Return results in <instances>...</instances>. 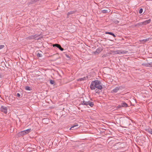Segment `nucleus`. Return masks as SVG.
<instances>
[{"label":"nucleus","instance_id":"25","mask_svg":"<svg viewBox=\"0 0 152 152\" xmlns=\"http://www.w3.org/2000/svg\"><path fill=\"white\" fill-rule=\"evenodd\" d=\"M148 64L149 67H152V62L148 63Z\"/></svg>","mask_w":152,"mask_h":152},{"label":"nucleus","instance_id":"23","mask_svg":"<svg viewBox=\"0 0 152 152\" xmlns=\"http://www.w3.org/2000/svg\"><path fill=\"white\" fill-rule=\"evenodd\" d=\"M142 25H143L142 24V22H141V23H138L136 25V26H142Z\"/></svg>","mask_w":152,"mask_h":152},{"label":"nucleus","instance_id":"32","mask_svg":"<svg viewBox=\"0 0 152 152\" xmlns=\"http://www.w3.org/2000/svg\"><path fill=\"white\" fill-rule=\"evenodd\" d=\"M115 22L116 23H118L119 22V21H118V20H116V21H115Z\"/></svg>","mask_w":152,"mask_h":152},{"label":"nucleus","instance_id":"7","mask_svg":"<svg viewBox=\"0 0 152 152\" xmlns=\"http://www.w3.org/2000/svg\"><path fill=\"white\" fill-rule=\"evenodd\" d=\"M119 87H116L112 90V92L115 93H116L119 90Z\"/></svg>","mask_w":152,"mask_h":152},{"label":"nucleus","instance_id":"17","mask_svg":"<svg viewBox=\"0 0 152 152\" xmlns=\"http://www.w3.org/2000/svg\"><path fill=\"white\" fill-rule=\"evenodd\" d=\"M87 77H84L83 78H80L78 79V81H82V80H86L87 78Z\"/></svg>","mask_w":152,"mask_h":152},{"label":"nucleus","instance_id":"24","mask_svg":"<svg viewBox=\"0 0 152 152\" xmlns=\"http://www.w3.org/2000/svg\"><path fill=\"white\" fill-rule=\"evenodd\" d=\"M143 11V9L142 8L140 9L139 11V13L140 14H141L142 13Z\"/></svg>","mask_w":152,"mask_h":152},{"label":"nucleus","instance_id":"38","mask_svg":"<svg viewBox=\"0 0 152 152\" xmlns=\"http://www.w3.org/2000/svg\"><path fill=\"white\" fill-rule=\"evenodd\" d=\"M110 142L109 143V144H110Z\"/></svg>","mask_w":152,"mask_h":152},{"label":"nucleus","instance_id":"21","mask_svg":"<svg viewBox=\"0 0 152 152\" xmlns=\"http://www.w3.org/2000/svg\"><path fill=\"white\" fill-rule=\"evenodd\" d=\"M50 83L51 84H54L55 83V81L54 80H50Z\"/></svg>","mask_w":152,"mask_h":152},{"label":"nucleus","instance_id":"34","mask_svg":"<svg viewBox=\"0 0 152 152\" xmlns=\"http://www.w3.org/2000/svg\"><path fill=\"white\" fill-rule=\"evenodd\" d=\"M40 39H41V38H39L38 39H37V40H39Z\"/></svg>","mask_w":152,"mask_h":152},{"label":"nucleus","instance_id":"27","mask_svg":"<svg viewBox=\"0 0 152 152\" xmlns=\"http://www.w3.org/2000/svg\"><path fill=\"white\" fill-rule=\"evenodd\" d=\"M4 47L3 45H0V49L3 48Z\"/></svg>","mask_w":152,"mask_h":152},{"label":"nucleus","instance_id":"37","mask_svg":"<svg viewBox=\"0 0 152 152\" xmlns=\"http://www.w3.org/2000/svg\"><path fill=\"white\" fill-rule=\"evenodd\" d=\"M1 75H0V78H1Z\"/></svg>","mask_w":152,"mask_h":152},{"label":"nucleus","instance_id":"11","mask_svg":"<svg viewBox=\"0 0 152 152\" xmlns=\"http://www.w3.org/2000/svg\"><path fill=\"white\" fill-rule=\"evenodd\" d=\"M106 34H109L113 36L114 37H115L116 36L112 32H106L105 33Z\"/></svg>","mask_w":152,"mask_h":152},{"label":"nucleus","instance_id":"8","mask_svg":"<svg viewBox=\"0 0 152 152\" xmlns=\"http://www.w3.org/2000/svg\"><path fill=\"white\" fill-rule=\"evenodd\" d=\"M31 129H29L23 131L25 134H28L31 131Z\"/></svg>","mask_w":152,"mask_h":152},{"label":"nucleus","instance_id":"4","mask_svg":"<svg viewBox=\"0 0 152 152\" xmlns=\"http://www.w3.org/2000/svg\"><path fill=\"white\" fill-rule=\"evenodd\" d=\"M53 47H57V48H58L59 49H60L61 51H62L64 50V49L61 47V46L60 45L58 44H54L53 45Z\"/></svg>","mask_w":152,"mask_h":152},{"label":"nucleus","instance_id":"10","mask_svg":"<svg viewBox=\"0 0 152 152\" xmlns=\"http://www.w3.org/2000/svg\"><path fill=\"white\" fill-rule=\"evenodd\" d=\"M78 126V125L77 124H74L72 125V126H71V128H70L69 129L70 130H73V128H74L75 127H76L77 126Z\"/></svg>","mask_w":152,"mask_h":152},{"label":"nucleus","instance_id":"16","mask_svg":"<svg viewBox=\"0 0 152 152\" xmlns=\"http://www.w3.org/2000/svg\"><path fill=\"white\" fill-rule=\"evenodd\" d=\"M110 11V10H103L102 11V13H106L109 12Z\"/></svg>","mask_w":152,"mask_h":152},{"label":"nucleus","instance_id":"12","mask_svg":"<svg viewBox=\"0 0 152 152\" xmlns=\"http://www.w3.org/2000/svg\"><path fill=\"white\" fill-rule=\"evenodd\" d=\"M149 38H148V39H142V40H140V41L141 43H144L145 42H147V41H148L149 40Z\"/></svg>","mask_w":152,"mask_h":152},{"label":"nucleus","instance_id":"19","mask_svg":"<svg viewBox=\"0 0 152 152\" xmlns=\"http://www.w3.org/2000/svg\"><path fill=\"white\" fill-rule=\"evenodd\" d=\"M25 89L26 90L30 91L31 90L30 87L28 86H26L25 88Z\"/></svg>","mask_w":152,"mask_h":152},{"label":"nucleus","instance_id":"5","mask_svg":"<svg viewBox=\"0 0 152 152\" xmlns=\"http://www.w3.org/2000/svg\"><path fill=\"white\" fill-rule=\"evenodd\" d=\"M118 145H120V143H116L115 145H113V146L112 147L113 148V149L116 150L118 149L119 146H118Z\"/></svg>","mask_w":152,"mask_h":152},{"label":"nucleus","instance_id":"28","mask_svg":"<svg viewBox=\"0 0 152 152\" xmlns=\"http://www.w3.org/2000/svg\"><path fill=\"white\" fill-rule=\"evenodd\" d=\"M86 101H85L84 100L83 101H82L81 102V104L82 105H84V104L85 103Z\"/></svg>","mask_w":152,"mask_h":152},{"label":"nucleus","instance_id":"13","mask_svg":"<svg viewBox=\"0 0 152 152\" xmlns=\"http://www.w3.org/2000/svg\"><path fill=\"white\" fill-rule=\"evenodd\" d=\"M75 12L74 11H70V12H69L67 14V18H68L69 17V15L72 14L74 13Z\"/></svg>","mask_w":152,"mask_h":152},{"label":"nucleus","instance_id":"20","mask_svg":"<svg viewBox=\"0 0 152 152\" xmlns=\"http://www.w3.org/2000/svg\"><path fill=\"white\" fill-rule=\"evenodd\" d=\"M148 63H143L142 64V65L143 66H145L146 67H149L148 66Z\"/></svg>","mask_w":152,"mask_h":152},{"label":"nucleus","instance_id":"33","mask_svg":"<svg viewBox=\"0 0 152 152\" xmlns=\"http://www.w3.org/2000/svg\"><path fill=\"white\" fill-rule=\"evenodd\" d=\"M39 0H34V2H37V1H38Z\"/></svg>","mask_w":152,"mask_h":152},{"label":"nucleus","instance_id":"14","mask_svg":"<svg viewBox=\"0 0 152 152\" xmlns=\"http://www.w3.org/2000/svg\"><path fill=\"white\" fill-rule=\"evenodd\" d=\"M18 136L19 137H21L24 135H25L24 132H23V131H22L21 132H19L18 133Z\"/></svg>","mask_w":152,"mask_h":152},{"label":"nucleus","instance_id":"22","mask_svg":"<svg viewBox=\"0 0 152 152\" xmlns=\"http://www.w3.org/2000/svg\"><path fill=\"white\" fill-rule=\"evenodd\" d=\"M37 56L38 57H40L42 56V55L39 53H37Z\"/></svg>","mask_w":152,"mask_h":152},{"label":"nucleus","instance_id":"30","mask_svg":"<svg viewBox=\"0 0 152 152\" xmlns=\"http://www.w3.org/2000/svg\"><path fill=\"white\" fill-rule=\"evenodd\" d=\"M16 96L18 97H20V94L19 93H17L16 94Z\"/></svg>","mask_w":152,"mask_h":152},{"label":"nucleus","instance_id":"2","mask_svg":"<svg viewBox=\"0 0 152 152\" xmlns=\"http://www.w3.org/2000/svg\"><path fill=\"white\" fill-rule=\"evenodd\" d=\"M40 35V34H36L29 36L26 38V39H34Z\"/></svg>","mask_w":152,"mask_h":152},{"label":"nucleus","instance_id":"1","mask_svg":"<svg viewBox=\"0 0 152 152\" xmlns=\"http://www.w3.org/2000/svg\"><path fill=\"white\" fill-rule=\"evenodd\" d=\"M90 88L91 90H94L95 88L101 90L102 88L101 83L99 80H95L92 81L90 84Z\"/></svg>","mask_w":152,"mask_h":152},{"label":"nucleus","instance_id":"31","mask_svg":"<svg viewBox=\"0 0 152 152\" xmlns=\"http://www.w3.org/2000/svg\"><path fill=\"white\" fill-rule=\"evenodd\" d=\"M101 51H99V49H97L96 50V52H97V53H99Z\"/></svg>","mask_w":152,"mask_h":152},{"label":"nucleus","instance_id":"29","mask_svg":"<svg viewBox=\"0 0 152 152\" xmlns=\"http://www.w3.org/2000/svg\"><path fill=\"white\" fill-rule=\"evenodd\" d=\"M117 107L118 108H121V107H122L121 106V104H120V105H118V106H117Z\"/></svg>","mask_w":152,"mask_h":152},{"label":"nucleus","instance_id":"6","mask_svg":"<svg viewBox=\"0 0 152 152\" xmlns=\"http://www.w3.org/2000/svg\"><path fill=\"white\" fill-rule=\"evenodd\" d=\"M151 22V19H149L148 20H146L143 22H142V25H146L148 24L149 23Z\"/></svg>","mask_w":152,"mask_h":152},{"label":"nucleus","instance_id":"36","mask_svg":"<svg viewBox=\"0 0 152 152\" xmlns=\"http://www.w3.org/2000/svg\"><path fill=\"white\" fill-rule=\"evenodd\" d=\"M47 119V118H44L43 120V121H44V120H46Z\"/></svg>","mask_w":152,"mask_h":152},{"label":"nucleus","instance_id":"15","mask_svg":"<svg viewBox=\"0 0 152 152\" xmlns=\"http://www.w3.org/2000/svg\"><path fill=\"white\" fill-rule=\"evenodd\" d=\"M88 105H89L90 107H93L94 105V102H90L89 101L88 102Z\"/></svg>","mask_w":152,"mask_h":152},{"label":"nucleus","instance_id":"3","mask_svg":"<svg viewBox=\"0 0 152 152\" xmlns=\"http://www.w3.org/2000/svg\"><path fill=\"white\" fill-rule=\"evenodd\" d=\"M7 107L4 106H2L0 108V110L5 114H7Z\"/></svg>","mask_w":152,"mask_h":152},{"label":"nucleus","instance_id":"18","mask_svg":"<svg viewBox=\"0 0 152 152\" xmlns=\"http://www.w3.org/2000/svg\"><path fill=\"white\" fill-rule=\"evenodd\" d=\"M147 131L150 134H152V129L151 128H148L147 130Z\"/></svg>","mask_w":152,"mask_h":152},{"label":"nucleus","instance_id":"9","mask_svg":"<svg viewBox=\"0 0 152 152\" xmlns=\"http://www.w3.org/2000/svg\"><path fill=\"white\" fill-rule=\"evenodd\" d=\"M121 104L122 107H127L128 106V104L124 102H123Z\"/></svg>","mask_w":152,"mask_h":152},{"label":"nucleus","instance_id":"26","mask_svg":"<svg viewBox=\"0 0 152 152\" xmlns=\"http://www.w3.org/2000/svg\"><path fill=\"white\" fill-rule=\"evenodd\" d=\"M89 102V101H86V102H85V103L84 104V105H86V106H87L88 105V102Z\"/></svg>","mask_w":152,"mask_h":152},{"label":"nucleus","instance_id":"35","mask_svg":"<svg viewBox=\"0 0 152 152\" xmlns=\"http://www.w3.org/2000/svg\"><path fill=\"white\" fill-rule=\"evenodd\" d=\"M121 53H125L124 52V51L123 52H121Z\"/></svg>","mask_w":152,"mask_h":152}]
</instances>
